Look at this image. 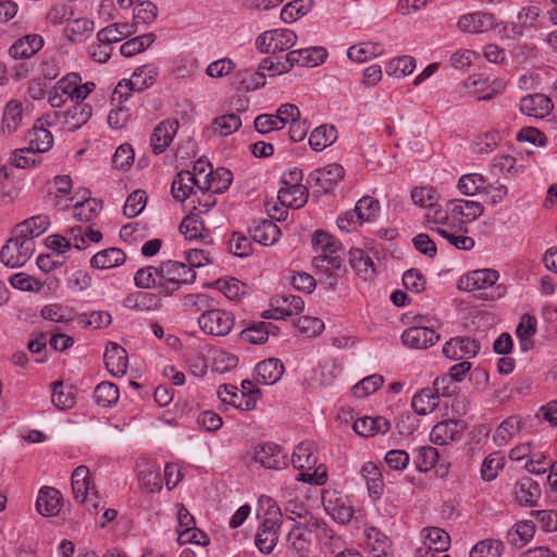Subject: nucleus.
I'll return each instance as SVG.
<instances>
[{"mask_svg":"<svg viewBox=\"0 0 557 557\" xmlns=\"http://www.w3.org/2000/svg\"><path fill=\"white\" fill-rule=\"evenodd\" d=\"M260 505L264 509V519L260 524L255 544L262 554H271L277 543L278 533L283 523V515L281 508L271 498L262 496Z\"/></svg>","mask_w":557,"mask_h":557,"instance_id":"1","label":"nucleus"},{"mask_svg":"<svg viewBox=\"0 0 557 557\" xmlns=\"http://www.w3.org/2000/svg\"><path fill=\"white\" fill-rule=\"evenodd\" d=\"M159 280L160 293L170 296L178 290L182 285L193 284L196 281V272L184 262L166 260L156 268Z\"/></svg>","mask_w":557,"mask_h":557,"instance_id":"2","label":"nucleus"},{"mask_svg":"<svg viewBox=\"0 0 557 557\" xmlns=\"http://www.w3.org/2000/svg\"><path fill=\"white\" fill-rule=\"evenodd\" d=\"M35 243L16 232V236L7 242L0 251V260L8 268H20L32 257Z\"/></svg>","mask_w":557,"mask_h":557,"instance_id":"3","label":"nucleus"},{"mask_svg":"<svg viewBox=\"0 0 557 557\" xmlns=\"http://www.w3.org/2000/svg\"><path fill=\"white\" fill-rule=\"evenodd\" d=\"M199 327L207 334L214 336L227 335L234 326V317L231 312L221 309H207L198 319Z\"/></svg>","mask_w":557,"mask_h":557,"instance_id":"4","label":"nucleus"},{"mask_svg":"<svg viewBox=\"0 0 557 557\" xmlns=\"http://www.w3.org/2000/svg\"><path fill=\"white\" fill-rule=\"evenodd\" d=\"M219 398L240 410H252L256 408L257 400L261 397L260 389L238 391L235 385L223 384L218 389Z\"/></svg>","mask_w":557,"mask_h":557,"instance_id":"5","label":"nucleus"},{"mask_svg":"<svg viewBox=\"0 0 557 557\" xmlns=\"http://www.w3.org/2000/svg\"><path fill=\"white\" fill-rule=\"evenodd\" d=\"M466 429L467 423L463 420H443L433 426L430 438L435 445H447L460 440Z\"/></svg>","mask_w":557,"mask_h":557,"instance_id":"6","label":"nucleus"},{"mask_svg":"<svg viewBox=\"0 0 557 557\" xmlns=\"http://www.w3.org/2000/svg\"><path fill=\"white\" fill-rule=\"evenodd\" d=\"M480 343L466 336L454 337L443 346V354L451 360L470 359L480 351Z\"/></svg>","mask_w":557,"mask_h":557,"instance_id":"7","label":"nucleus"},{"mask_svg":"<svg viewBox=\"0 0 557 557\" xmlns=\"http://www.w3.org/2000/svg\"><path fill=\"white\" fill-rule=\"evenodd\" d=\"M440 339V335L430 327L414 325L404 331L401 342L405 346L416 349H426Z\"/></svg>","mask_w":557,"mask_h":557,"instance_id":"8","label":"nucleus"},{"mask_svg":"<svg viewBox=\"0 0 557 557\" xmlns=\"http://www.w3.org/2000/svg\"><path fill=\"white\" fill-rule=\"evenodd\" d=\"M344 168L341 164L332 163L324 168L317 169L308 176V183H314L325 193H329L333 187L344 178Z\"/></svg>","mask_w":557,"mask_h":557,"instance_id":"9","label":"nucleus"},{"mask_svg":"<svg viewBox=\"0 0 557 557\" xmlns=\"http://www.w3.org/2000/svg\"><path fill=\"white\" fill-rule=\"evenodd\" d=\"M499 277L496 270L481 269L468 273L459 280L458 288L467 292L485 289L493 286Z\"/></svg>","mask_w":557,"mask_h":557,"instance_id":"10","label":"nucleus"},{"mask_svg":"<svg viewBox=\"0 0 557 557\" xmlns=\"http://www.w3.org/2000/svg\"><path fill=\"white\" fill-rule=\"evenodd\" d=\"M177 128V120H164L154 127L150 137V144L154 154H160L165 151L172 143Z\"/></svg>","mask_w":557,"mask_h":557,"instance_id":"11","label":"nucleus"},{"mask_svg":"<svg viewBox=\"0 0 557 557\" xmlns=\"http://www.w3.org/2000/svg\"><path fill=\"white\" fill-rule=\"evenodd\" d=\"M255 461L268 469H281L286 466L285 455L274 443H263L256 447Z\"/></svg>","mask_w":557,"mask_h":557,"instance_id":"12","label":"nucleus"},{"mask_svg":"<svg viewBox=\"0 0 557 557\" xmlns=\"http://www.w3.org/2000/svg\"><path fill=\"white\" fill-rule=\"evenodd\" d=\"M554 109L553 101L543 94L527 95L520 100V111L533 117L543 119Z\"/></svg>","mask_w":557,"mask_h":557,"instance_id":"13","label":"nucleus"},{"mask_svg":"<svg viewBox=\"0 0 557 557\" xmlns=\"http://www.w3.org/2000/svg\"><path fill=\"white\" fill-rule=\"evenodd\" d=\"M63 497L57 488L46 486L39 491L36 509L44 517H53L60 512Z\"/></svg>","mask_w":557,"mask_h":557,"instance_id":"14","label":"nucleus"},{"mask_svg":"<svg viewBox=\"0 0 557 557\" xmlns=\"http://www.w3.org/2000/svg\"><path fill=\"white\" fill-rule=\"evenodd\" d=\"M447 209L454 218H458L461 222H472L480 218L484 211L481 202L466 199L447 201Z\"/></svg>","mask_w":557,"mask_h":557,"instance_id":"15","label":"nucleus"},{"mask_svg":"<svg viewBox=\"0 0 557 557\" xmlns=\"http://www.w3.org/2000/svg\"><path fill=\"white\" fill-rule=\"evenodd\" d=\"M322 504L325 511L336 521L347 523L354 516V510L342 497L335 492H326L322 496Z\"/></svg>","mask_w":557,"mask_h":557,"instance_id":"16","label":"nucleus"},{"mask_svg":"<svg viewBox=\"0 0 557 557\" xmlns=\"http://www.w3.org/2000/svg\"><path fill=\"white\" fill-rule=\"evenodd\" d=\"M103 360L107 370L113 376H122L125 374L127 370V352L126 350L116 343H109L104 355Z\"/></svg>","mask_w":557,"mask_h":557,"instance_id":"17","label":"nucleus"},{"mask_svg":"<svg viewBox=\"0 0 557 557\" xmlns=\"http://www.w3.org/2000/svg\"><path fill=\"white\" fill-rule=\"evenodd\" d=\"M496 26V18L491 13L475 12L462 15L458 28L468 33H484Z\"/></svg>","mask_w":557,"mask_h":557,"instance_id":"18","label":"nucleus"},{"mask_svg":"<svg viewBox=\"0 0 557 557\" xmlns=\"http://www.w3.org/2000/svg\"><path fill=\"white\" fill-rule=\"evenodd\" d=\"M327 52L322 47H312L306 49L293 50L287 53V62L290 69L296 64L300 66L313 67L324 62Z\"/></svg>","mask_w":557,"mask_h":557,"instance_id":"19","label":"nucleus"},{"mask_svg":"<svg viewBox=\"0 0 557 557\" xmlns=\"http://www.w3.org/2000/svg\"><path fill=\"white\" fill-rule=\"evenodd\" d=\"M308 188L302 184L283 185L278 193L277 199L281 205L287 208L299 209L308 201Z\"/></svg>","mask_w":557,"mask_h":557,"instance_id":"20","label":"nucleus"},{"mask_svg":"<svg viewBox=\"0 0 557 557\" xmlns=\"http://www.w3.org/2000/svg\"><path fill=\"white\" fill-rule=\"evenodd\" d=\"M352 429L358 435L369 437L375 434L387 433L391 429V423L386 418L381 416L375 418L362 417L354 422Z\"/></svg>","mask_w":557,"mask_h":557,"instance_id":"21","label":"nucleus"},{"mask_svg":"<svg viewBox=\"0 0 557 557\" xmlns=\"http://www.w3.org/2000/svg\"><path fill=\"white\" fill-rule=\"evenodd\" d=\"M26 139L30 150L39 154L49 151L53 145V136L44 127L40 119L36 121L33 128L28 132Z\"/></svg>","mask_w":557,"mask_h":557,"instance_id":"22","label":"nucleus"},{"mask_svg":"<svg viewBox=\"0 0 557 557\" xmlns=\"http://www.w3.org/2000/svg\"><path fill=\"white\" fill-rule=\"evenodd\" d=\"M138 484L145 493H159L162 490L161 468L145 461L138 472Z\"/></svg>","mask_w":557,"mask_h":557,"instance_id":"23","label":"nucleus"},{"mask_svg":"<svg viewBox=\"0 0 557 557\" xmlns=\"http://www.w3.org/2000/svg\"><path fill=\"white\" fill-rule=\"evenodd\" d=\"M42 46L44 39L41 36L36 34L26 35L11 46L9 53L14 59H27L38 52Z\"/></svg>","mask_w":557,"mask_h":557,"instance_id":"24","label":"nucleus"},{"mask_svg":"<svg viewBox=\"0 0 557 557\" xmlns=\"http://www.w3.org/2000/svg\"><path fill=\"white\" fill-rule=\"evenodd\" d=\"M256 372L258 383L273 385L281 380L284 373V364L277 358H269L257 364Z\"/></svg>","mask_w":557,"mask_h":557,"instance_id":"25","label":"nucleus"},{"mask_svg":"<svg viewBox=\"0 0 557 557\" xmlns=\"http://www.w3.org/2000/svg\"><path fill=\"white\" fill-rule=\"evenodd\" d=\"M253 223L255 225L250 232L255 242L264 246H271L278 240L281 230L272 220L264 219Z\"/></svg>","mask_w":557,"mask_h":557,"instance_id":"26","label":"nucleus"},{"mask_svg":"<svg viewBox=\"0 0 557 557\" xmlns=\"http://www.w3.org/2000/svg\"><path fill=\"white\" fill-rule=\"evenodd\" d=\"M194 186L200 188L196 175L190 171H181L173 178L171 194L175 200L184 201L191 194Z\"/></svg>","mask_w":557,"mask_h":557,"instance_id":"27","label":"nucleus"},{"mask_svg":"<svg viewBox=\"0 0 557 557\" xmlns=\"http://www.w3.org/2000/svg\"><path fill=\"white\" fill-rule=\"evenodd\" d=\"M513 493L519 504L535 506L541 496V488L533 479L522 478L516 483Z\"/></svg>","mask_w":557,"mask_h":557,"instance_id":"28","label":"nucleus"},{"mask_svg":"<svg viewBox=\"0 0 557 557\" xmlns=\"http://www.w3.org/2000/svg\"><path fill=\"white\" fill-rule=\"evenodd\" d=\"M126 256L119 248H108L97 252L90 259V265L95 269H112L125 262Z\"/></svg>","mask_w":557,"mask_h":557,"instance_id":"29","label":"nucleus"},{"mask_svg":"<svg viewBox=\"0 0 557 557\" xmlns=\"http://www.w3.org/2000/svg\"><path fill=\"white\" fill-rule=\"evenodd\" d=\"M535 524L531 520L517 522L506 535L507 542L516 547L524 546L533 539Z\"/></svg>","mask_w":557,"mask_h":557,"instance_id":"30","label":"nucleus"},{"mask_svg":"<svg viewBox=\"0 0 557 557\" xmlns=\"http://www.w3.org/2000/svg\"><path fill=\"white\" fill-rule=\"evenodd\" d=\"M438 406V393L432 388H423L412 397L411 407L416 413L425 416Z\"/></svg>","mask_w":557,"mask_h":557,"instance_id":"31","label":"nucleus"},{"mask_svg":"<svg viewBox=\"0 0 557 557\" xmlns=\"http://www.w3.org/2000/svg\"><path fill=\"white\" fill-rule=\"evenodd\" d=\"M92 114V109L87 103H75L64 114V124L67 129L74 132L88 122Z\"/></svg>","mask_w":557,"mask_h":557,"instance_id":"32","label":"nucleus"},{"mask_svg":"<svg viewBox=\"0 0 557 557\" xmlns=\"http://www.w3.org/2000/svg\"><path fill=\"white\" fill-rule=\"evenodd\" d=\"M288 548L298 555L306 557L310 552L311 541L302 531V523H295L287 533Z\"/></svg>","mask_w":557,"mask_h":557,"instance_id":"33","label":"nucleus"},{"mask_svg":"<svg viewBox=\"0 0 557 557\" xmlns=\"http://www.w3.org/2000/svg\"><path fill=\"white\" fill-rule=\"evenodd\" d=\"M136 33L135 24L114 23L98 32L97 39L100 42H117L124 37Z\"/></svg>","mask_w":557,"mask_h":557,"instance_id":"34","label":"nucleus"},{"mask_svg":"<svg viewBox=\"0 0 557 557\" xmlns=\"http://www.w3.org/2000/svg\"><path fill=\"white\" fill-rule=\"evenodd\" d=\"M337 138V131L332 125H321L315 127L309 137V144L315 151H322L331 146Z\"/></svg>","mask_w":557,"mask_h":557,"instance_id":"35","label":"nucleus"},{"mask_svg":"<svg viewBox=\"0 0 557 557\" xmlns=\"http://www.w3.org/2000/svg\"><path fill=\"white\" fill-rule=\"evenodd\" d=\"M297 41L296 34L290 29H273L269 41L270 49L265 53H277L290 49Z\"/></svg>","mask_w":557,"mask_h":557,"instance_id":"36","label":"nucleus"},{"mask_svg":"<svg viewBox=\"0 0 557 557\" xmlns=\"http://www.w3.org/2000/svg\"><path fill=\"white\" fill-rule=\"evenodd\" d=\"M541 24V10L539 7L522 8L518 14V24L512 26L516 36L523 35V28H537Z\"/></svg>","mask_w":557,"mask_h":557,"instance_id":"37","label":"nucleus"},{"mask_svg":"<svg viewBox=\"0 0 557 557\" xmlns=\"http://www.w3.org/2000/svg\"><path fill=\"white\" fill-rule=\"evenodd\" d=\"M349 263L356 273L362 275L364 280H368L375 273L372 259L361 249L351 248L349 250Z\"/></svg>","mask_w":557,"mask_h":557,"instance_id":"38","label":"nucleus"},{"mask_svg":"<svg viewBox=\"0 0 557 557\" xmlns=\"http://www.w3.org/2000/svg\"><path fill=\"white\" fill-rule=\"evenodd\" d=\"M88 194L87 190L84 195ZM83 201H77L73 208L74 218L81 222H88L95 219L102 208V202L95 198H85Z\"/></svg>","mask_w":557,"mask_h":557,"instance_id":"39","label":"nucleus"},{"mask_svg":"<svg viewBox=\"0 0 557 557\" xmlns=\"http://www.w3.org/2000/svg\"><path fill=\"white\" fill-rule=\"evenodd\" d=\"M158 76V69L151 65H143L137 67L127 85H131L135 91H143L150 87Z\"/></svg>","mask_w":557,"mask_h":557,"instance_id":"40","label":"nucleus"},{"mask_svg":"<svg viewBox=\"0 0 557 557\" xmlns=\"http://www.w3.org/2000/svg\"><path fill=\"white\" fill-rule=\"evenodd\" d=\"M361 473L367 482L369 493L371 495L381 496L384 482L380 468L374 462L369 461L362 466Z\"/></svg>","mask_w":557,"mask_h":557,"instance_id":"41","label":"nucleus"},{"mask_svg":"<svg viewBox=\"0 0 557 557\" xmlns=\"http://www.w3.org/2000/svg\"><path fill=\"white\" fill-rule=\"evenodd\" d=\"M50 222L48 215L39 214L26 219L22 223L17 224L16 232L21 233L25 237L34 238L41 235L48 228Z\"/></svg>","mask_w":557,"mask_h":557,"instance_id":"42","label":"nucleus"},{"mask_svg":"<svg viewBox=\"0 0 557 557\" xmlns=\"http://www.w3.org/2000/svg\"><path fill=\"white\" fill-rule=\"evenodd\" d=\"M367 545L374 557H386L389 550L388 537L379 529L371 527L366 530Z\"/></svg>","mask_w":557,"mask_h":557,"instance_id":"43","label":"nucleus"},{"mask_svg":"<svg viewBox=\"0 0 557 557\" xmlns=\"http://www.w3.org/2000/svg\"><path fill=\"white\" fill-rule=\"evenodd\" d=\"M23 117L22 103L18 100H11L7 103L2 117V131L9 134L14 133L20 126Z\"/></svg>","mask_w":557,"mask_h":557,"instance_id":"44","label":"nucleus"},{"mask_svg":"<svg viewBox=\"0 0 557 557\" xmlns=\"http://www.w3.org/2000/svg\"><path fill=\"white\" fill-rule=\"evenodd\" d=\"M313 0H293L285 4L281 11L284 23H293L306 15L313 8Z\"/></svg>","mask_w":557,"mask_h":557,"instance_id":"45","label":"nucleus"},{"mask_svg":"<svg viewBox=\"0 0 557 557\" xmlns=\"http://www.w3.org/2000/svg\"><path fill=\"white\" fill-rule=\"evenodd\" d=\"M119 388L114 383L102 382L95 387L94 400L103 408L115 405L119 400Z\"/></svg>","mask_w":557,"mask_h":557,"instance_id":"46","label":"nucleus"},{"mask_svg":"<svg viewBox=\"0 0 557 557\" xmlns=\"http://www.w3.org/2000/svg\"><path fill=\"white\" fill-rule=\"evenodd\" d=\"M92 29L94 22L88 18L81 17L70 22L64 28V34L69 40L76 42L86 39Z\"/></svg>","mask_w":557,"mask_h":557,"instance_id":"47","label":"nucleus"},{"mask_svg":"<svg viewBox=\"0 0 557 557\" xmlns=\"http://www.w3.org/2000/svg\"><path fill=\"white\" fill-rule=\"evenodd\" d=\"M521 429V420L511 416L504 420L495 430L493 440L497 446L505 445Z\"/></svg>","mask_w":557,"mask_h":557,"instance_id":"48","label":"nucleus"},{"mask_svg":"<svg viewBox=\"0 0 557 557\" xmlns=\"http://www.w3.org/2000/svg\"><path fill=\"white\" fill-rule=\"evenodd\" d=\"M232 180V172L225 168H219L215 171L211 170L207 175V189L213 194H222L230 187Z\"/></svg>","mask_w":557,"mask_h":557,"instance_id":"49","label":"nucleus"},{"mask_svg":"<svg viewBox=\"0 0 557 557\" xmlns=\"http://www.w3.org/2000/svg\"><path fill=\"white\" fill-rule=\"evenodd\" d=\"M425 540L429 543H424L428 546L426 555L431 552L441 553L445 552L449 547V535L446 531L440 528L424 529Z\"/></svg>","mask_w":557,"mask_h":557,"instance_id":"50","label":"nucleus"},{"mask_svg":"<svg viewBox=\"0 0 557 557\" xmlns=\"http://www.w3.org/2000/svg\"><path fill=\"white\" fill-rule=\"evenodd\" d=\"M41 162L39 153H35L28 146L11 152L10 164L18 169H30Z\"/></svg>","mask_w":557,"mask_h":557,"instance_id":"51","label":"nucleus"},{"mask_svg":"<svg viewBox=\"0 0 557 557\" xmlns=\"http://www.w3.org/2000/svg\"><path fill=\"white\" fill-rule=\"evenodd\" d=\"M156 40V35L152 33L144 34L137 37H134L127 41H125L120 47V52L123 57L129 58L137 53L143 52L145 49L150 47Z\"/></svg>","mask_w":557,"mask_h":557,"instance_id":"52","label":"nucleus"},{"mask_svg":"<svg viewBox=\"0 0 557 557\" xmlns=\"http://www.w3.org/2000/svg\"><path fill=\"white\" fill-rule=\"evenodd\" d=\"M486 180L478 173L462 175L458 181V189L466 196H474L476 193H485Z\"/></svg>","mask_w":557,"mask_h":557,"instance_id":"53","label":"nucleus"},{"mask_svg":"<svg viewBox=\"0 0 557 557\" xmlns=\"http://www.w3.org/2000/svg\"><path fill=\"white\" fill-rule=\"evenodd\" d=\"M504 544L499 540L486 539L478 542L470 550L469 557H500Z\"/></svg>","mask_w":557,"mask_h":557,"instance_id":"54","label":"nucleus"},{"mask_svg":"<svg viewBox=\"0 0 557 557\" xmlns=\"http://www.w3.org/2000/svg\"><path fill=\"white\" fill-rule=\"evenodd\" d=\"M466 87L478 100H490L494 97L496 90H490L488 78L482 75H473L466 82Z\"/></svg>","mask_w":557,"mask_h":557,"instance_id":"55","label":"nucleus"},{"mask_svg":"<svg viewBox=\"0 0 557 557\" xmlns=\"http://www.w3.org/2000/svg\"><path fill=\"white\" fill-rule=\"evenodd\" d=\"M505 465L504 456L498 453H492L485 457L481 467V476L484 481H493L498 475L499 470Z\"/></svg>","mask_w":557,"mask_h":557,"instance_id":"56","label":"nucleus"},{"mask_svg":"<svg viewBox=\"0 0 557 557\" xmlns=\"http://www.w3.org/2000/svg\"><path fill=\"white\" fill-rule=\"evenodd\" d=\"M382 49L379 44L363 42L360 45L351 46L347 55L350 60L356 62H366L367 60L380 55Z\"/></svg>","mask_w":557,"mask_h":557,"instance_id":"57","label":"nucleus"},{"mask_svg":"<svg viewBox=\"0 0 557 557\" xmlns=\"http://www.w3.org/2000/svg\"><path fill=\"white\" fill-rule=\"evenodd\" d=\"M313 444L311 442H301L296 446L292 456V462L295 468L302 469L314 465L317 459L312 454Z\"/></svg>","mask_w":557,"mask_h":557,"instance_id":"58","label":"nucleus"},{"mask_svg":"<svg viewBox=\"0 0 557 557\" xmlns=\"http://www.w3.org/2000/svg\"><path fill=\"white\" fill-rule=\"evenodd\" d=\"M438 450L432 446H422L417 449L416 467L420 472L431 470L438 461Z\"/></svg>","mask_w":557,"mask_h":557,"instance_id":"59","label":"nucleus"},{"mask_svg":"<svg viewBox=\"0 0 557 557\" xmlns=\"http://www.w3.org/2000/svg\"><path fill=\"white\" fill-rule=\"evenodd\" d=\"M416 61L412 57L403 55L391 60L386 66V73L389 76L404 77L413 72Z\"/></svg>","mask_w":557,"mask_h":557,"instance_id":"60","label":"nucleus"},{"mask_svg":"<svg viewBox=\"0 0 557 557\" xmlns=\"http://www.w3.org/2000/svg\"><path fill=\"white\" fill-rule=\"evenodd\" d=\"M383 383L384 379L382 375L372 374L362 379L360 382L354 385L351 391L355 397L364 398L376 392L382 386Z\"/></svg>","mask_w":557,"mask_h":557,"instance_id":"61","label":"nucleus"},{"mask_svg":"<svg viewBox=\"0 0 557 557\" xmlns=\"http://www.w3.org/2000/svg\"><path fill=\"white\" fill-rule=\"evenodd\" d=\"M51 401L57 408L66 410L74 406L75 397L71 391L63 389L62 381H57L52 383Z\"/></svg>","mask_w":557,"mask_h":557,"instance_id":"62","label":"nucleus"},{"mask_svg":"<svg viewBox=\"0 0 557 557\" xmlns=\"http://www.w3.org/2000/svg\"><path fill=\"white\" fill-rule=\"evenodd\" d=\"M239 84L246 90H255L265 85V74L262 70H243L238 72Z\"/></svg>","mask_w":557,"mask_h":557,"instance_id":"63","label":"nucleus"},{"mask_svg":"<svg viewBox=\"0 0 557 557\" xmlns=\"http://www.w3.org/2000/svg\"><path fill=\"white\" fill-rule=\"evenodd\" d=\"M147 195L144 190H134L126 199L123 213L127 218H134L138 215L146 207Z\"/></svg>","mask_w":557,"mask_h":557,"instance_id":"64","label":"nucleus"}]
</instances>
